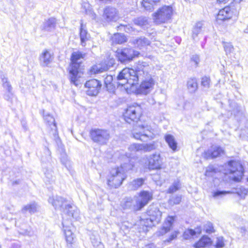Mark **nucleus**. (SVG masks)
I'll list each match as a JSON object with an SVG mask.
<instances>
[{
    "label": "nucleus",
    "instance_id": "nucleus-1",
    "mask_svg": "<svg viewBox=\"0 0 248 248\" xmlns=\"http://www.w3.org/2000/svg\"><path fill=\"white\" fill-rule=\"evenodd\" d=\"M152 70L150 65L144 62L139 61L135 69H123L117 76L118 86H124L128 89V85L132 86L138 84L140 80L151 77L150 74Z\"/></svg>",
    "mask_w": 248,
    "mask_h": 248
},
{
    "label": "nucleus",
    "instance_id": "nucleus-30",
    "mask_svg": "<svg viewBox=\"0 0 248 248\" xmlns=\"http://www.w3.org/2000/svg\"><path fill=\"white\" fill-rule=\"evenodd\" d=\"M211 243V239L206 236H203L194 246L196 248L205 247L209 246Z\"/></svg>",
    "mask_w": 248,
    "mask_h": 248
},
{
    "label": "nucleus",
    "instance_id": "nucleus-2",
    "mask_svg": "<svg viewBox=\"0 0 248 248\" xmlns=\"http://www.w3.org/2000/svg\"><path fill=\"white\" fill-rule=\"evenodd\" d=\"M84 54L80 52H74L72 54L71 62L69 68V79L71 83L78 86L80 84V78L83 75V65L80 61Z\"/></svg>",
    "mask_w": 248,
    "mask_h": 248
},
{
    "label": "nucleus",
    "instance_id": "nucleus-16",
    "mask_svg": "<svg viewBox=\"0 0 248 248\" xmlns=\"http://www.w3.org/2000/svg\"><path fill=\"white\" fill-rule=\"evenodd\" d=\"M103 17L108 22L115 21L119 18L118 11L114 7L108 6L104 10Z\"/></svg>",
    "mask_w": 248,
    "mask_h": 248
},
{
    "label": "nucleus",
    "instance_id": "nucleus-4",
    "mask_svg": "<svg viewBox=\"0 0 248 248\" xmlns=\"http://www.w3.org/2000/svg\"><path fill=\"white\" fill-rule=\"evenodd\" d=\"M132 169L130 165L124 164L120 168L112 169L108 177V185L111 188H117L126 178L125 172Z\"/></svg>",
    "mask_w": 248,
    "mask_h": 248
},
{
    "label": "nucleus",
    "instance_id": "nucleus-27",
    "mask_svg": "<svg viewBox=\"0 0 248 248\" xmlns=\"http://www.w3.org/2000/svg\"><path fill=\"white\" fill-rule=\"evenodd\" d=\"M145 179L140 178L133 180L128 184V188L131 190H136L144 183Z\"/></svg>",
    "mask_w": 248,
    "mask_h": 248
},
{
    "label": "nucleus",
    "instance_id": "nucleus-43",
    "mask_svg": "<svg viewBox=\"0 0 248 248\" xmlns=\"http://www.w3.org/2000/svg\"><path fill=\"white\" fill-rule=\"evenodd\" d=\"M133 200L131 198H127L122 203L124 209L130 208L132 206Z\"/></svg>",
    "mask_w": 248,
    "mask_h": 248
},
{
    "label": "nucleus",
    "instance_id": "nucleus-45",
    "mask_svg": "<svg viewBox=\"0 0 248 248\" xmlns=\"http://www.w3.org/2000/svg\"><path fill=\"white\" fill-rule=\"evenodd\" d=\"M118 30H124L126 32L130 33L132 32L134 30L132 27H131L129 25H124L122 24H121L120 26L117 27Z\"/></svg>",
    "mask_w": 248,
    "mask_h": 248
},
{
    "label": "nucleus",
    "instance_id": "nucleus-24",
    "mask_svg": "<svg viewBox=\"0 0 248 248\" xmlns=\"http://www.w3.org/2000/svg\"><path fill=\"white\" fill-rule=\"evenodd\" d=\"M90 37V35L86 30V25H84L82 21L81 20L80 28L81 45L82 46H85L86 45V42L89 39Z\"/></svg>",
    "mask_w": 248,
    "mask_h": 248
},
{
    "label": "nucleus",
    "instance_id": "nucleus-29",
    "mask_svg": "<svg viewBox=\"0 0 248 248\" xmlns=\"http://www.w3.org/2000/svg\"><path fill=\"white\" fill-rule=\"evenodd\" d=\"M56 19L51 17L46 20L44 24V29L47 31H52L55 28Z\"/></svg>",
    "mask_w": 248,
    "mask_h": 248
},
{
    "label": "nucleus",
    "instance_id": "nucleus-40",
    "mask_svg": "<svg viewBox=\"0 0 248 248\" xmlns=\"http://www.w3.org/2000/svg\"><path fill=\"white\" fill-rule=\"evenodd\" d=\"M1 79L3 88L6 89L8 92L11 93V92H12V87L10 82L8 81L7 78L3 77L1 78Z\"/></svg>",
    "mask_w": 248,
    "mask_h": 248
},
{
    "label": "nucleus",
    "instance_id": "nucleus-33",
    "mask_svg": "<svg viewBox=\"0 0 248 248\" xmlns=\"http://www.w3.org/2000/svg\"><path fill=\"white\" fill-rule=\"evenodd\" d=\"M127 39L125 35L122 33H115L112 37L113 43L121 44L126 41Z\"/></svg>",
    "mask_w": 248,
    "mask_h": 248
},
{
    "label": "nucleus",
    "instance_id": "nucleus-52",
    "mask_svg": "<svg viewBox=\"0 0 248 248\" xmlns=\"http://www.w3.org/2000/svg\"><path fill=\"white\" fill-rule=\"evenodd\" d=\"M191 61L194 62L195 65L198 66L200 62V57L198 55H193L191 57Z\"/></svg>",
    "mask_w": 248,
    "mask_h": 248
},
{
    "label": "nucleus",
    "instance_id": "nucleus-21",
    "mask_svg": "<svg viewBox=\"0 0 248 248\" xmlns=\"http://www.w3.org/2000/svg\"><path fill=\"white\" fill-rule=\"evenodd\" d=\"M53 55L47 50H44L40 55V65L43 67L48 66L53 60Z\"/></svg>",
    "mask_w": 248,
    "mask_h": 248
},
{
    "label": "nucleus",
    "instance_id": "nucleus-7",
    "mask_svg": "<svg viewBox=\"0 0 248 248\" xmlns=\"http://www.w3.org/2000/svg\"><path fill=\"white\" fill-rule=\"evenodd\" d=\"M173 10L170 6H164L153 14V19L156 24L168 22L171 18Z\"/></svg>",
    "mask_w": 248,
    "mask_h": 248
},
{
    "label": "nucleus",
    "instance_id": "nucleus-6",
    "mask_svg": "<svg viewBox=\"0 0 248 248\" xmlns=\"http://www.w3.org/2000/svg\"><path fill=\"white\" fill-rule=\"evenodd\" d=\"M151 126L147 124L139 125L134 128L132 135L134 138L141 141H146L147 139H152L155 137Z\"/></svg>",
    "mask_w": 248,
    "mask_h": 248
},
{
    "label": "nucleus",
    "instance_id": "nucleus-36",
    "mask_svg": "<svg viewBox=\"0 0 248 248\" xmlns=\"http://www.w3.org/2000/svg\"><path fill=\"white\" fill-rule=\"evenodd\" d=\"M142 145L143 146L142 150H143L145 152H150L152 150H155L158 146L157 143L155 141H153L152 143Z\"/></svg>",
    "mask_w": 248,
    "mask_h": 248
},
{
    "label": "nucleus",
    "instance_id": "nucleus-63",
    "mask_svg": "<svg viewBox=\"0 0 248 248\" xmlns=\"http://www.w3.org/2000/svg\"><path fill=\"white\" fill-rule=\"evenodd\" d=\"M146 248H156L154 245H150L147 246Z\"/></svg>",
    "mask_w": 248,
    "mask_h": 248
},
{
    "label": "nucleus",
    "instance_id": "nucleus-31",
    "mask_svg": "<svg viewBox=\"0 0 248 248\" xmlns=\"http://www.w3.org/2000/svg\"><path fill=\"white\" fill-rule=\"evenodd\" d=\"M187 86L189 92L195 93L198 87L197 79L196 78L189 79L187 82Z\"/></svg>",
    "mask_w": 248,
    "mask_h": 248
},
{
    "label": "nucleus",
    "instance_id": "nucleus-59",
    "mask_svg": "<svg viewBox=\"0 0 248 248\" xmlns=\"http://www.w3.org/2000/svg\"><path fill=\"white\" fill-rule=\"evenodd\" d=\"M21 246L18 243H14L11 246V248H20Z\"/></svg>",
    "mask_w": 248,
    "mask_h": 248
},
{
    "label": "nucleus",
    "instance_id": "nucleus-51",
    "mask_svg": "<svg viewBox=\"0 0 248 248\" xmlns=\"http://www.w3.org/2000/svg\"><path fill=\"white\" fill-rule=\"evenodd\" d=\"M224 48L226 53H230L233 50V46L229 43H226L224 44Z\"/></svg>",
    "mask_w": 248,
    "mask_h": 248
},
{
    "label": "nucleus",
    "instance_id": "nucleus-41",
    "mask_svg": "<svg viewBox=\"0 0 248 248\" xmlns=\"http://www.w3.org/2000/svg\"><path fill=\"white\" fill-rule=\"evenodd\" d=\"M201 231L199 230L196 232L195 230L192 229H188L184 233V237L186 239H187L189 238V236H193L195 235L197 233H200Z\"/></svg>",
    "mask_w": 248,
    "mask_h": 248
},
{
    "label": "nucleus",
    "instance_id": "nucleus-18",
    "mask_svg": "<svg viewBox=\"0 0 248 248\" xmlns=\"http://www.w3.org/2000/svg\"><path fill=\"white\" fill-rule=\"evenodd\" d=\"M45 121L49 124L52 134L53 135L54 140L58 144L59 142H60V138L58 136V130L56 126V124L55 122L54 118L49 114H46L44 116Z\"/></svg>",
    "mask_w": 248,
    "mask_h": 248
},
{
    "label": "nucleus",
    "instance_id": "nucleus-35",
    "mask_svg": "<svg viewBox=\"0 0 248 248\" xmlns=\"http://www.w3.org/2000/svg\"><path fill=\"white\" fill-rule=\"evenodd\" d=\"M37 205L35 203H32L25 206L22 209V212L26 213L29 212L31 214L35 213L37 211Z\"/></svg>",
    "mask_w": 248,
    "mask_h": 248
},
{
    "label": "nucleus",
    "instance_id": "nucleus-53",
    "mask_svg": "<svg viewBox=\"0 0 248 248\" xmlns=\"http://www.w3.org/2000/svg\"><path fill=\"white\" fill-rule=\"evenodd\" d=\"M240 136L244 138H248V127H246L241 131Z\"/></svg>",
    "mask_w": 248,
    "mask_h": 248
},
{
    "label": "nucleus",
    "instance_id": "nucleus-17",
    "mask_svg": "<svg viewBox=\"0 0 248 248\" xmlns=\"http://www.w3.org/2000/svg\"><path fill=\"white\" fill-rule=\"evenodd\" d=\"M225 153L224 150L220 146L213 145L204 153V156L206 159H212L218 157Z\"/></svg>",
    "mask_w": 248,
    "mask_h": 248
},
{
    "label": "nucleus",
    "instance_id": "nucleus-56",
    "mask_svg": "<svg viewBox=\"0 0 248 248\" xmlns=\"http://www.w3.org/2000/svg\"><path fill=\"white\" fill-rule=\"evenodd\" d=\"M12 95V92H11V93H9V92H8V94H5L4 95V97L6 100H9L11 98Z\"/></svg>",
    "mask_w": 248,
    "mask_h": 248
},
{
    "label": "nucleus",
    "instance_id": "nucleus-15",
    "mask_svg": "<svg viewBox=\"0 0 248 248\" xmlns=\"http://www.w3.org/2000/svg\"><path fill=\"white\" fill-rule=\"evenodd\" d=\"M235 191H236L217 190L212 192V196L216 199H218L222 198L227 194H232L236 192L239 196L245 197L248 192V189L243 186H241L239 188L236 189Z\"/></svg>",
    "mask_w": 248,
    "mask_h": 248
},
{
    "label": "nucleus",
    "instance_id": "nucleus-28",
    "mask_svg": "<svg viewBox=\"0 0 248 248\" xmlns=\"http://www.w3.org/2000/svg\"><path fill=\"white\" fill-rule=\"evenodd\" d=\"M203 24L199 22L195 24L192 31V37L193 40H196L198 35L202 32Z\"/></svg>",
    "mask_w": 248,
    "mask_h": 248
},
{
    "label": "nucleus",
    "instance_id": "nucleus-10",
    "mask_svg": "<svg viewBox=\"0 0 248 248\" xmlns=\"http://www.w3.org/2000/svg\"><path fill=\"white\" fill-rule=\"evenodd\" d=\"M228 170L231 174L230 177L233 181L238 182L241 180L244 173V169L239 162H229Z\"/></svg>",
    "mask_w": 248,
    "mask_h": 248
},
{
    "label": "nucleus",
    "instance_id": "nucleus-9",
    "mask_svg": "<svg viewBox=\"0 0 248 248\" xmlns=\"http://www.w3.org/2000/svg\"><path fill=\"white\" fill-rule=\"evenodd\" d=\"M140 52L132 48H124L119 49L116 52V56L121 62H127L138 57Z\"/></svg>",
    "mask_w": 248,
    "mask_h": 248
},
{
    "label": "nucleus",
    "instance_id": "nucleus-26",
    "mask_svg": "<svg viewBox=\"0 0 248 248\" xmlns=\"http://www.w3.org/2000/svg\"><path fill=\"white\" fill-rule=\"evenodd\" d=\"M63 231L65 235V240L67 243L72 244L73 242L74 235L72 232L70 226L65 225V222H62Z\"/></svg>",
    "mask_w": 248,
    "mask_h": 248
},
{
    "label": "nucleus",
    "instance_id": "nucleus-57",
    "mask_svg": "<svg viewBox=\"0 0 248 248\" xmlns=\"http://www.w3.org/2000/svg\"><path fill=\"white\" fill-rule=\"evenodd\" d=\"M123 157H124L125 158V161H126V162L124 163V164H129L131 166L132 168L133 167V165H132L131 164L129 163V156H127V155L124 157V156H123ZM123 165V164H122Z\"/></svg>",
    "mask_w": 248,
    "mask_h": 248
},
{
    "label": "nucleus",
    "instance_id": "nucleus-5",
    "mask_svg": "<svg viewBox=\"0 0 248 248\" xmlns=\"http://www.w3.org/2000/svg\"><path fill=\"white\" fill-rule=\"evenodd\" d=\"M146 215L147 217L140 220V224L146 227H151L161 220L162 213L155 205L152 204L149 206Z\"/></svg>",
    "mask_w": 248,
    "mask_h": 248
},
{
    "label": "nucleus",
    "instance_id": "nucleus-55",
    "mask_svg": "<svg viewBox=\"0 0 248 248\" xmlns=\"http://www.w3.org/2000/svg\"><path fill=\"white\" fill-rule=\"evenodd\" d=\"M61 160L62 163L65 166H66V164L68 162V159L67 157V155H62L61 158Z\"/></svg>",
    "mask_w": 248,
    "mask_h": 248
},
{
    "label": "nucleus",
    "instance_id": "nucleus-49",
    "mask_svg": "<svg viewBox=\"0 0 248 248\" xmlns=\"http://www.w3.org/2000/svg\"><path fill=\"white\" fill-rule=\"evenodd\" d=\"M113 81V77L112 76L109 75L107 76L104 80V82L106 85V88H108L109 86L110 87L111 86V83Z\"/></svg>",
    "mask_w": 248,
    "mask_h": 248
},
{
    "label": "nucleus",
    "instance_id": "nucleus-60",
    "mask_svg": "<svg viewBox=\"0 0 248 248\" xmlns=\"http://www.w3.org/2000/svg\"><path fill=\"white\" fill-rule=\"evenodd\" d=\"M242 0H233V3L236 4V7L239 8V3L242 1Z\"/></svg>",
    "mask_w": 248,
    "mask_h": 248
},
{
    "label": "nucleus",
    "instance_id": "nucleus-3",
    "mask_svg": "<svg viewBox=\"0 0 248 248\" xmlns=\"http://www.w3.org/2000/svg\"><path fill=\"white\" fill-rule=\"evenodd\" d=\"M48 202L55 209L60 210L69 217H72L76 219L78 218V211H76L74 207L65 199L57 195L49 197Z\"/></svg>",
    "mask_w": 248,
    "mask_h": 248
},
{
    "label": "nucleus",
    "instance_id": "nucleus-42",
    "mask_svg": "<svg viewBox=\"0 0 248 248\" xmlns=\"http://www.w3.org/2000/svg\"><path fill=\"white\" fill-rule=\"evenodd\" d=\"M107 67H101V66L99 64L95 65L92 67L91 69V73L93 74H97L100 72H102L103 71H105Z\"/></svg>",
    "mask_w": 248,
    "mask_h": 248
},
{
    "label": "nucleus",
    "instance_id": "nucleus-44",
    "mask_svg": "<svg viewBox=\"0 0 248 248\" xmlns=\"http://www.w3.org/2000/svg\"><path fill=\"white\" fill-rule=\"evenodd\" d=\"M203 230L206 233H211L215 232L213 224L210 222H207L204 225Z\"/></svg>",
    "mask_w": 248,
    "mask_h": 248
},
{
    "label": "nucleus",
    "instance_id": "nucleus-47",
    "mask_svg": "<svg viewBox=\"0 0 248 248\" xmlns=\"http://www.w3.org/2000/svg\"><path fill=\"white\" fill-rule=\"evenodd\" d=\"M210 84L209 77L205 76L202 79V85L205 88H209Z\"/></svg>",
    "mask_w": 248,
    "mask_h": 248
},
{
    "label": "nucleus",
    "instance_id": "nucleus-38",
    "mask_svg": "<svg viewBox=\"0 0 248 248\" xmlns=\"http://www.w3.org/2000/svg\"><path fill=\"white\" fill-rule=\"evenodd\" d=\"M181 196L175 195L171 196L168 201V203L170 205L179 204L181 201Z\"/></svg>",
    "mask_w": 248,
    "mask_h": 248
},
{
    "label": "nucleus",
    "instance_id": "nucleus-61",
    "mask_svg": "<svg viewBox=\"0 0 248 248\" xmlns=\"http://www.w3.org/2000/svg\"><path fill=\"white\" fill-rule=\"evenodd\" d=\"M240 232L243 234H244L246 232V229L244 227H242L240 229Z\"/></svg>",
    "mask_w": 248,
    "mask_h": 248
},
{
    "label": "nucleus",
    "instance_id": "nucleus-46",
    "mask_svg": "<svg viewBox=\"0 0 248 248\" xmlns=\"http://www.w3.org/2000/svg\"><path fill=\"white\" fill-rule=\"evenodd\" d=\"M216 172V169L213 166H210L206 169L205 175L206 176L212 177Z\"/></svg>",
    "mask_w": 248,
    "mask_h": 248
},
{
    "label": "nucleus",
    "instance_id": "nucleus-8",
    "mask_svg": "<svg viewBox=\"0 0 248 248\" xmlns=\"http://www.w3.org/2000/svg\"><path fill=\"white\" fill-rule=\"evenodd\" d=\"M90 136L94 142L100 145L106 144L110 138V133L108 130L99 128L91 129Z\"/></svg>",
    "mask_w": 248,
    "mask_h": 248
},
{
    "label": "nucleus",
    "instance_id": "nucleus-48",
    "mask_svg": "<svg viewBox=\"0 0 248 248\" xmlns=\"http://www.w3.org/2000/svg\"><path fill=\"white\" fill-rule=\"evenodd\" d=\"M225 246L224 239L222 237H218L217 238L215 247L216 248H222Z\"/></svg>",
    "mask_w": 248,
    "mask_h": 248
},
{
    "label": "nucleus",
    "instance_id": "nucleus-34",
    "mask_svg": "<svg viewBox=\"0 0 248 248\" xmlns=\"http://www.w3.org/2000/svg\"><path fill=\"white\" fill-rule=\"evenodd\" d=\"M133 22L136 25L141 27L145 26L148 24L147 18L144 16H140L134 18L133 19Z\"/></svg>",
    "mask_w": 248,
    "mask_h": 248
},
{
    "label": "nucleus",
    "instance_id": "nucleus-12",
    "mask_svg": "<svg viewBox=\"0 0 248 248\" xmlns=\"http://www.w3.org/2000/svg\"><path fill=\"white\" fill-rule=\"evenodd\" d=\"M153 194L152 192L143 190L140 192L139 196L136 198V204L134 205V209L140 210L152 200Z\"/></svg>",
    "mask_w": 248,
    "mask_h": 248
},
{
    "label": "nucleus",
    "instance_id": "nucleus-62",
    "mask_svg": "<svg viewBox=\"0 0 248 248\" xmlns=\"http://www.w3.org/2000/svg\"><path fill=\"white\" fill-rule=\"evenodd\" d=\"M45 175H46V177H47L49 179H50L51 178V177L52 176L51 174H47L46 172H45Z\"/></svg>",
    "mask_w": 248,
    "mask_h": 248
},
{
    "label": "nucleus",
    "instance_id": "nucleus-23",
    "mask_svg": "<svg viewBox=\"0 0 248 248\" xmlns=\"http://www.w3.org/2000/svg\"><path fill=\"white\" fill-rule=\"evenodd\" d=\"M174 220V217L169 216L167 218L163 226L156 232L157 235H163L168 232L170 230Z\"/></svg>",
    "mask_w": 248,
    "mask_h": 248
},
{
    "label": "nucleus",
    "instance_id": "nucleus-64",
    "mask_svg": "<svg viewBox=\"0 0 248 248\" xmlns=\"http://www.w3.org/2000/svg\"><path fill=\"white\" fill-rule=\"evenodd\" d=\"M0 248H1V246H0Z\"/></svg>",
    "mask_w": 248,
    "mask_h": 248
},
{
    "label": "nucleus",
    "instance_id": "nucleus-11",
    "mask_svg": "<svg viewBox=\"0 0 248 248\" xmlns=\"http://www.w3.org/2000/svg\"><path fill=\"white\" fill-rule=\"evenodd\" d=\"M142 113L140 106L137 104L128 107L124 115L125 122L130 124L132 122H137Z\"/></svg>",
    "mask_w": 248,
    "mask_h": 248
},
{
    "label": "nucleus",
    "instance_id": "nucleus-37",
    "mask_svg": "<svg viewBox=\"0 0 248 248\" xmlns=\"http://www.w3.org/2000/svg\"><path fill=\"white\" fill-rule=\"evenodd\" d=\"M180 187V183L179 181H175L172 184V186H171L168 189V193H173L174 192L177 191L178 189H179Z\"/></svg>",
    "mask_w": 248,
    "mask_h": 248
},
{
    "label": "nucleus",
    "instance_id": "nucleus-54",
    "mask_svg": "<svg viewBox=\"0 0 248 248\" xmlns=\"http://www.w3.org/2000/svg\"><path fill=\"white\" fill-rule=\"evenodd\" d=\"M177 232H174L171 234L169 239L168 240H166L165 241L169 242L172 241V240H173L174 239H175L177 237Z\"/></svg>",
    "mask_w": 248,
    "mask_h": 248
},
{
    "label": "nucleus",
    "instance_id": "nucleus-25",
    "mask_svg": "<svg viewBox=\"0 0 248 248\" xmlns=\"http://www.w3.org/2000/svg\"><path fill=\"white\" fill-rule=\"evenodd\" d=\"M164 139L170 148L173 152H176L177 150V142L174 136L170 134H166L164 136Z\"/></svg>",
    "mask_w": 248,
    "mask_h": 248
},
{
    "label": "nucleus",
    "instance_id": "nucleus-39",
    "mask_svg": "<svg viewBox=\"0 0 248 248\" xmlns=\"http://www.w3.org/2000/svg\"><path fill=\"white\" fill-rule=\"evenodd\" d=\"M142 147V144L133 143L129 146L128 150L132 153H135L137 151H141Z\"/></svg>",
    "mask_w": 248,
    "mask_h": 248
},
{
    "label": "nucleus",
    "instance_id": "nucleus-22",
    "mask_svg": "<svg viewBox=\"0 0 248 248\" xmlns=\"http://www.w3.org/2000/svg\"><path fill=\"white\" fill-rule=\"evenodd\" d=\"M131 43L135 47L140 49H144L150 44V41L144 37L133 38Z\"/></svg>",
    "mask_w": 248,
    "mask_h": 248
},
{
    "label": "nucleus",
    "instance_id": "nucleus-13",
    "mask_svg": "<svg viewBox=\"0 0 248 248\" xmlns=\"http://www.w3.org/2000/svg\"><path fill=\"white\" fill-rule=\"evenodd\" d=\"M140 86L137 89V94L147 95L154 89L155 81L152 77L142 79Z\"/></svg>",
    "mask_w": 248,
    "mask_h": 248
},
{
    "label": "nucleus",
    "instance_id": "nucleus-20",
    "mask_svg": "<svg viewBox=\"0 0 248 248\" xmlns=\"http://www.w3.org/2000/svg\"><path fill=\"white\" fill-rule=\"evenodd\" d=\"M233 3L230 6H227L220 10L217 16V21H224L230 19L233 14L231 7L233 6Z\"/></svg>",
    "mask_w": 248,
    "mask_h": 248
},
{
    "label": "nucleus",
    "instance_id": "nucleus-50",
    "mask_svg": "<svg viewBox=\"0 0 248 248\" xmlns=\"http://www.w3.org/2000/svg\"><path fill=\"white\" fill-rule=\"evenodd\" d=\"M92 242L95 248H104L103 244L99 241L95 239H92Z\"/></svg>",
    "mask_w": 248,
    "mask_h": 248
},
{
    "label": "nucleus",
    "instance_id": "nucleus-19",
    "mask_svg": "<svg viewBox=\"0 0 248 248\" xmlns=\"http://www.w3.org/2000/svg\"><path fill=\"white\" fill-rule=\"evenodd\" d=\"M148 167L150 169H159L161 168V160L159 154H154L148 158Z\"/></svg>",
    "mask_w": 248,
    "mask_h": 248
},
{
    "label": "nucleus",
    "instance_id": "nucleus-58",
    "mask_svg": "<svg viewBox=\"0 0 248 248\" xmlns=\"http://www.w3.org/2000/svg\"><path fill=\"white\" fill-rule=\"evenodd\" d=\"M90 15L91 17L93 19H94V20L96 19V15L94 12L90 11Z\"/></svg>",
    "mask_w": 248,
    "mask_h": 248
},
{
    "label": "nucleus",
    "instance_id": "nucleus-14",
    "mask_svg": "<svg viewBox=\"0 0 248 248\" xmlns=\"http://www.w3.org/2000/svg\"><path fill=\"white\" fill-rule=\"evenodd\" d=\"M84 86L87 89L86 93L87 95L96 96L99 93L102 84L99 80L92 79L86 81Z\"/></svg>",
    "mask_w": 248,
    "mask_h": 248
},
{
    "label": "nucleus",
    "instance_id": "nucleus-32",
    "mask_svg": "<svg viewBox=\"0 0 248 248\" xmlns=\"http://www.w3.org/2000/svg\"><path fill=\"white\" fill-rule=\"evenodd\" d=\"M159 1V0H143L141 5L145 10L152 11L154 9V6Z\"/></svg>",
    "mask_w": 248,
    "mask_h": 248
}]
</instances>
